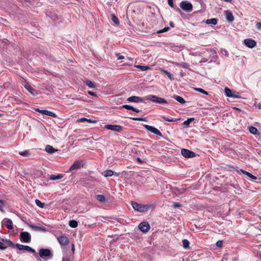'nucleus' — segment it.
<instances>
[{"mask_svg": "<svg viewBox=\"0 0 261 261\" xmlns=\"http://www.w3.org/2000/svg\"><path fill=\"white\" fill-rule=\"evenodd\" d=\"M6 243L8 246L10 247H12L13 248L15 247H17V248H18L19 250H26L31 253H36L35 250L29 246H25L18 243H17L15 245L11 241L9 240H6Z\"/></svg>", "mask_w": 261, "mask_h": 261, "instance_id": "1", "label": "nucleus"}, {"mask_svg": "<svg viewBox=\"0 0 261 261\" xmlns=\"http://www.w3.org/2000/svg\"><path fill=\"white\" fill-rule=\"evenodd\" d=\"M132 205L135 210L140 212H147L151 207L150 205L149 204H141L134 201L132 202Z\"/></svg>", "mask_w": 261, "mask_h": 261, "instance_id": "2", "label": "nucleus"}, {"mask_svg": "<svg viewBox=\"0 0 261 261\" xmlns=\"http://www.w3.org/2000/svg\"><path fill=\"white\" fill-rule=\"evenodd\" d=\"M147 99L158 103H168L167 101L165 99L154 95H148L147 96Z\"/></svg>", "mask_w": 261, "mask_h": 261, "instance_id": "3", "label": "nucleus"}, {"mask_svg": "<svg viewBox=\"0 0 261 261\" xmlns=\"http://www.w3.org/2000/svg\"><path fill=\"white\" fill-rule=\"evenodd\" d=\"M20 240L22 242L29 243L31 241V236L27 231H22L20 233Z\"/></svg>", "mask_w": 261, "mask_h": 261, "instance_id": "4", "label": "nucleus"}, {"mask_svg": "<svg viewBox=\"0 0 261 261\" xmlns=\"http://www.w3.org/2000/svg\"><path fill=\"white\" fill-rule=\"evenodd\" d=\"M180 8L184 11L190 12L192 11L193 5L188 1H182L180 3Z\"/></svg>", "mask_w": 261, "mask_h": 261, "instance_id": "5", "label": "nucleus"}, {"mask_svg": "<svg viewBox=\"0 0 261 261\" xmlns=\"http://www.w3.org/2000/svg\"><path fill=\"white\" fill-rule=\"evenodd\" d=\"M105 128L108 130H111L119 133L121 132L123 129V126L121 125L112 124H107L105 125Z\"/></svg>", "mask_w": 261, "mask_h": 261, "instance_id": "6", "label": "nucleus"}, {"mask_svg": "<svg viewBox=\"0 0 261 261\" xmlns=\"http://www.w3.org/2000/svg\"><path fill=\"white\" fill-rule=\"evenodd\" d=\"M143 126L147 130L151 132L152 133H153L157 136H160L162 137H163L162 134L156 128H155L153 126L147 125V124H144Z\"/></svg>", "mask_w": 261, "mask_h": 261, "instance_id": "7", "label": "nucleus"}, {"mask_svg": "<svg viewBox=\"0 0 261 261\" xmlns=\"http://www.w3.org/2000/svg\"><path fill=\"white\" fill-rule=\"evenodd\" d=\"M85 163L82 160L75 161L70 167L69 171H71L72 170L79 169L81 167H83Z\"/></svg>", "mask_w": 261, "mask_h": 261, "instance_id": "8", "label": "nucleus"}, {"mask_svg": "<svg viewBox=\"0 0 261 261\" xmlns=\"http://www.w3.org/2000/svg\"><path fill=\"white\" fill-rule=\"evenodd\" d=\"M181 153L186 158H193L196 155V153L194 152L185 148L181 149Z\"/></svg>", "mask_w": 261, "mask_h": 261, "instance_id": "9", "label": "nucleus"}, {"mask_svg": "<svg viewBox=\"0 0 261 261\" xmlns=\"http://www.w3.org/2000/svg\"><path fill=\"white\" fill-rule=\"evenodd\" d=\"M35 111L42 114L51 116L54 118L57 117V115L55 113L46 110H40L38 108H35Z\"/></svg>", "mask_w": 261, "mask_h": 261, "instance_id": "10", "label": "nucleus"}, {"mask_svg": "<svg viewBox=\"0 0 261 261\" xmlns=\"http://www.w3.org/2000/svg\"><path fill=\"white\" fill-rule=\"evenodd\" d=\"M2 225L5 226L9 229H13V224L12 221L9 218H5L2 222Z\"/></svg>", "mask_w": 261, "mask_h": 261, "instance_id": "11", "label": "nucleus"}, {"mask_svg": "<svg viewBox=\"0 0 261 261\" xmlns=\"http://www.w3.org/2000/svg\"><path fill=\"white\" fill-rule=\"evenodd\" d=\"M138 227L141 231L145 233L148 232L150 229V226L147 222H143L141 223L139 225Z\"/></svg>", "mask_w": 261, "mask_h": 261, "instance_id": "12", "label": "nucleus"}, {"mask_svg": "<svg viewBox=\"0 0 261 261\" xmlns=\"http://www.w3.org/2000/svg\"><path fill=\"white\" fill-rule=\"evenodd\" d=\"M244 43L246 46L251 48L254 47L256 45V41L250 38L245 39Z\"/></svg>", "mask_w": 261, "mask_h": 261, "instance_id": "13", "label": "nucleus"}, {"mask_svg": "<svg viewBox=\"0 0 261 261\" xmlns=\"http://www.w3.org/2000/svg\"><path fill=\"white\" fill-rule=\"evenodd\" d=\"M39 255L40 257H49L51 255V251L48 249H40Z\"/></svg>", "mask_w": 261, "mask_h": 261, "instance_id": "14", "label": "nucleus"}, {"mask_svg": "<svg viewBox=\"0 0 261 261\" xmlns=\"http://www.w3.org/2000/svg\"><path fill=\"white\" fill-rule=\"evenodd\" d=\"M58 241H59V243L61 245H64H64H66L69 242L68 238L67 237H66L65 236H64V235H62L61 236H59L58 238Z\"/></svg>", "mask_w": 261, "mask_h": 261, "instance_id": "15", "label": "nucleus"}, {"mask_svg": "<svg viewBox=\"0 0 261 261\" xmlns=\"http://www.w3.org/2000/svg\"><path fill=\"white\" fill-rule=\"evenodd\" d=\"M127 100L129 102H142L144 101L142 97L136 96H130L127 99Z\"/></svg>", "mask_w": 261, "mask_h": 261, "instance_id": "16", "label": "nucleus"}, {"mask_svg": "<svg viewBox=\"0 0 261 261\" xmlns=\"http://www.w3.org/2000/svg\"><path fill=\"white\" fill-rule=\"evenodd\" d=\"M226 18L228 21L231 22L234 20V17L232 12L229 10H226L224 12Z\"/></svg>", "mask_w": 261, "mask_h": 261, "instance_id": "17", "label": "nucleus"}, {"mask_svg": "<svg viewBox=\"0 0 261 261\" xmlns=\"http://www.w3.org/2000/svg\"><path fill=\"white\" fill-rule=\"evenodd\" d=\"M225 93L227 97H238V95H234L233 94V91L230 90L229 88L226 87L225 88Z\"/></svg>", "mask_w": 261, "mask_h": 261, "instance_id": "18", "label": "nucleus"}, {"mask_svg": "<svg viewBox=\"0 0 261 261\" xmlns=\"http://www.w3.org/2000/svg\"><path fill=\"white\" fill-rule=\"evenodd\" d=\"M24 87L32 95H35L37 94L36 90L33 89L32 87H31L29 85H23Z\"/></svg>", "mask_w": 261, "mask_h": 261, "instance_id": "19", "label": "nucleus"}, {"mask_svg": "<svg viewBox=\"0 0 261 261\" xmlns=\"http://www.w3.org/2000/svg\"><path fill=\"white\" fill-rule=\"evenodd\" d=\"M122 108H125L126 110H132L134 112H135L136 113H139L140 112V110L135 108L131 106L128 105H124L121 106Z\"/></svg>", "mask_w": 261, "mask_h": 261, "instance_id": "20", "label": "nucleus"}, {"mask_svg": "<svg viewBox=\"0 0 261 261\" xmlns=\"http://www.w3.org/2000/svg\"><path fill=\"white\" fill-rule=\"evenodd\" d=\"M248 130L249 132L253 135H260V133L258 129L253 126H250L248 127Z\"/></svg>", "mask_w": 261, "mask_h": 261, "instance_id": "21", "label": "nucleus"}, {"mask_svg": "<svg viewBox=\"0 0 261 261\" xmlns=\"http://www.w3.org/2000/svg\"><path fill=\"white\" fill-rule=\"evenodd\" d=\"M160 70L161 71V73H165L167 75V76H168V77L172 81L173 80V74L172 73H171L170 72H168V71L163 69V68H160Z\"/></svg>", "mask_w": 261, "mask_h": 261, "instance_id": "22", "label": "nucleus"}, {"mask_svg": "<svg viewBox=\"0 0 261 261\" xmlns=\"http://www.w3.org/2000/svg\"><path fill=\"white\" fill-rule=\"evenodd\" d=\"M173 98L176 99L178 102L181 104H184L186 102L185 100L180 96L174 95L173 96Z\"/></svg>", "mask_w": 261, "mask_h": 261, "instance_id": "23", "label": "nucleus"}, {"mask_svg": "<svg viewBox=\"0 0 261 261\" xmlns=\"http://www.w3.org/2000/svg\"><path fill=\"white\" fill-rule=\"evenodd\" d=\"M96 199L100 202L102 203H105L107 201L106 197L102 195H97L96 196Z\"/></svg>", "mask_w": 261, "mask_h": 261, "instance_id": "24", "label": "nucleus"}, {"mask_svg": "<svg viewBox=\"0 0 261 261\" xmlns=\"http://www.w3.org/2000/svg\"><path fill=\"white\" fill-rule=\"evenodd\" d=\"M45 150L48 153H53L56 151L57 150L55 149L53 146L50 145H47L45 147Z\"/></svg>", "mask_w": 261, "mask_h": 261, "instance_id": "25", "label": "nucleus"}, {"mask_svg": "<svg viewBox=\"0 0 261 261\" xmlns=\"http://www.w3.org/2000/svg\"><path fill=\"white\" fill-rule=\"evenodd\" d=\"M63 177V175L61 174H58V175H54L52 174L50 176L49 179L50 180H58L61 178H62Z\"/></svg>", "mask_w": 261, "mask_h": 261, "instance_id": "26", "label": "nucleus"}, {"mask_svg": "<svg viewBox=\"0 0 261 261\" xmlns=\"http://www.w3.org/2000/svg\"><path fill=\"white\" fill-rule=\"evenodd\" d=\"M31 228L33 229L34 230L36 231H45L46 229L43 227H40L38 226H35V225H30V226Z\"/></svg>", "mask_w": 261, "mask_h": 261, "instance_id": "27", "label": "nucleus"}, {"mask_svg": "<svg viewBox=\"0 0 261 261\" xmlns=\"http://www.w3.org/2000/svg\"><path fill=\"white\" fill-rule=\"evenodd\" d=\"M218 20L216 18L208 19L206 20V23L208 24L216 25L217 23Z\"/></svg>", "mask_w": 261, "mask_h": 261, "instance_id": "28", "label": "nucleus"}, {"mask_svg": "<svg viewBox=\"0 0 261 261\" xmlns=\"http://www.w3.org/2000/svg\"><path fill=\"white\" fill-rule=\"evenodd\" d=\"M114 174V171L111 170H106L102 173V175H103L105 177L111 176Z\"/></svg>", "mask_w": 261, "mask_h": 261, "instance_id": "29", "label": "nucleus"}, {"mask_svg": "<svg viewBox=\"0 0 261 261\" xmlns=\"http://www.w3.org/2000/svg\"><path fill=\"white\" fill-rule=\"evenodd\" d=\"M135 67L137 68L141 69L142 71H145L150 68V67L148 66L135 65Z\"/></svg>", "mask_w": 261, "mask_h": 261, "instance_id": "30", "label": "nucleus"}, {"mask_svg": "<svg viewBox=\"0 0 261 261\" xmlns=\"http://www.w3.org/2000/svg\"><path fill=\"white\" fill-rule=\"evenodd\" d=\"M86 85L90 88H94L95 87L94 84L90 80H87L85 81Z\"/></svg>", "mask_w": 261, "mask_h": 261, "instance_id": "31", "label": "nucleus"}, {"mask_svg": "<svg viewBox=\"0 0 261 261\" xmlns=\"http://www.w3.org/2000/svg\"><path fill=\"white\" fill-rule=\"evenodd\" d=\"M77 222L75 220H70L69 222V225L72 228H75L77 226Z\"/></svg>", "mask_w": 261, "mask_h": 261, "instance_id": "32", "label": "nucleus"}, {"mask_svg": "<svg viewBox=\"0 0 261 261\" xmlns=\"http://www.w3.org/2000/svg\"><path fill=\"white\" fill-rule=\"evenodd\" d=\"M112 20L116 24H119V21L118 18L114 14L111 15Z\"/></svg>", "mask_w": 261, "mask_h": 261, "instance_id": "33", "label": "nucleus"}, {"mask_svg": "<svg viewBox=\"0 0 261 261\" xmlns=\"http://www.w3.org/2000/svg\"><path fill=\"white\" fill-rule=\"evenodd\" d=\"M194 120V118H189L187 120L185 121L182 124L186 126H189L190 123Z\"/></svg>", "mask_w": 261, "mask_h": 261, "instance_id": "34", "label": "nucleus"}, {"mask_svg": "<svg viewBox=\"0 0 261 261\" xmlns=\"http://www.w3.org/2000/svg\"><path fill=\"white\" fill-rule=\"evenodd\" d=\"M182 246L185 248H189V242L187 239H184L182 241Z\"/></svg>", "mask_w": 261, "mask_h": 261, "instance_id": "35", "label": "nucleus"}, {"mask_svg": "<svg viewBox=\"0 0 261 261\" xmlns=\"http://www.w3.org/2000/svg\"><path fill=\"white\" fill-rule=\"evenodd\" d=\"M35 203L36 204L41 207V208H43L44 207V205H45V204L44 203H43L40 200H39V199H36L35 200Z\"/></svg>", "mask_w": 261, "mask_h": 261, "instance_id": "36", "label": "nucleus"}, {"mask_svg": "<svg viewBox=\"0 0 261 261\" xmlns=\"http://www.w3.org/2000/svg\"><path fill=\"white\" fill-rule=\"evenodd\" d=\"M194 90H195L196 91H198V92H199L201 93H203L205 95H208V92L207 91H206L205 90H203V89L202 88H194Z\"/></svg>", "mask_w": 261, "mask_h": 261, "instance_id": "37", "label": "nucleus"}, {"mask_svg": "<svg viewBox=\"0 0 261 261\" xmlns=\"http://www.w3.org/2000/svg\"><path fill=\"white\" fill-rule=\"evenodd\" d=\"M162 118L164 120L168 122H175L177 120L174 118H169L164 116H162Z\"/></svg>", "mask_w": 261, "mask_h": 261, "instance_id": "38", "label": "nucleus"}, {"mask_svg": "<svg viewBox=\"0 0 261 261\" xmlns=\"http://www.w3.org/2000/svg\"><path fill=\"white\" fill-rule=\"evenodd\" d=\"M5 201L3 200H0V211L4 212L3 207H4Z\"/></svg>", "mask_w": 261, "mask_h": 261, "instance_id": "39", "label": "nucleus"}, {"mask_svg": "<svg viewBox=\"0 0 261 261\" xmlns=\"http://www.w3.org/2000/svg\"><path fill=\"white\" fill-rule=\"evenodd\" d=\"M169 29H170V28L169 27H165L164 29L158 31L157 33L159 34V33H162L165 32H167L169 30Z\"/></svg>", "mask_w": 261, "mask_h": 261, "instance_id": "40", "label": "nucleus"}, {"mask_svg": "<svg viewBox=\"0 0 261 261\" xmlns=\"http://www.w3.org/2000/svg\"><path fill=\"white\" fill-rule=\"evenodd\" d=\"M19 154L22 156H29V151L25 150V151H20L19 152Z\"/></svg>", "mask_w": 261, "mask_h": 261, "instance_id": "41", "label": "nucleus"}, {"mask_svg": "<svg viewBox=\"0 0 261 261\" xmlns=\"http://www.w3.org/2000/svg\"><path fill=\"white\" fill-rule=\"evenodd\" d=\"M19 82L23 86V85H28L27 82L22 77L19 78Z\"/></svg>", "mask_w": 261, "mask_h": 261, "instance_id": "42", "label": "nucleus"}, {"mask_svg": "<svg viewBox=\"0 0 261 261\" xmlns=\"http://www.w3.org/2000/svg\"><path fill=\"white\" fill-rule=\"evenodd\" d=\"M132 119L133 120H135V121H146V119L145 118H142V117H133V118H132Z\"/></svg>", "mask_w": 261, "mask_h": 261, "instance_id": "43", "label": "nucleus"}, {"mask_svg": "<svg viewBox=\"0 0 261 261\" xmlns=\"http://www.w3.org/2000/svg\"><path fill=\"white\" fill-rule=\"evenodd\" d=\"M7 248V246L5 245L3 243L0 241V249L2 250H5Z\"/></svg>", "mask_w": 261, "mask_h": 261, "instance_id": "44", "label": "nucleus"}, {"mask_svg": "<svg viewBox=\"0 0 261 261\" xmlns=\"http://www.w3.org/2000/svg\"><path fill=\"white\" fill-rule=\"evenodd\" d=\"M216 246L218 247H222L223 246V241L219 240L216 243Z\"/></svg>", "mask_w": 261, "mask_h": 261, "instance_id": "45", "label": "nucleus"}, {"mask_svg": "<svg viewBox=\"0 0 261 261\" xmlns=\"http://www.w3.org/2000/svg\"><path fill=\"white\" fill-rule=\"evenodd\" d=\"M115 55L117 57L118 60H122L124 58V56L121 55L119 53H116Z\"/></svg>", "mask_w": 261, "mask_h": 261, "instance_id": "46", "label": "nucleus"}, {"mask_svg": "<svg viewBox=\"0 0 261 261\" xmlns=\"http://www.w3.org/2000/svg\"><path fill=\"white\" fill-rule=\"evenodd\" d=\"M181 204L179 202H174L173 203V207L174 208H179V207H181Z\"/></svg>", "mask_w": 261, "mask_h": 261, "instance_id": "47", "label": "nucleus"}, {"mask_svg": "<svg viewBox=\"0 0 261 261\" xmlns=\"http://www.w3.org/2000/svg\"><path fill=\"white\" fill-rule=\"evenodd\" d=\"M241 172H242L243 174H245V175H246L247 176H250V175H251V173H249V172H247V171H245V170H244L241 169Z\"/></svg>", "mask_w": 261, "mask_h": 261, "instance_id": "48", "label": "nucleus"}, {"mask_svg": "<svg viewBox=\"0 0 261 261\" xmlns=\"http://www.w3.org/2000/svg\"><path fill=\"white\" fill-rule=\"evenodd\" d=\"M241 172H242L243 174H245V175H246L247 176H250V175H251V173H249V172H247V171H245V170H244L241 169Z\"/></svg>", "mask_w": 261, "mask_h": 261, "instance_id": "49", "label": "nucleus"}, {"mask_svg": "<svg viewBox=\"0 0 261 261\" xmlns=\"http://www.w3.org/2000/svg\"><path fill=\"white\" fill-rule=\"evenodd\" d=\"M168 4L171 7L174 8L173 0H168Z\"/></svg>", "mask_w": 261, "mask_h": 261, "instance_id": "50", "label": "nucleus"}, {"mask_svg": "<svg viewBox=\"0 0 261 261\" xmlns=\"http://www.w3.org/2000/svg\"><path fill=\"white\" fill-rule=\"evenodd\" d=\"M87 120H88V119L86 118H82L80 119H79L77 120L78 122H85V121H87Z\"/></svg>", "mask_w": 261, "mask_h": 261, "instance_id": "51", "label": "nucleus"}, {"mask_svg": "<svg viewBox=\"0 0 261 261\" xmlns=\"http://www.w3.org/2000/svg\"><path fill=\"white\" fill-rule=\"evenodd\" d=\"M256 27L258 30H261V23L257 22L256 24Z\"/></svg>", "mask_w": 261, "mask_h": 261, "instance_id": "52", "label": "nucleus"}, {"mask_svg": "<svg viewBox=\"0 0 261 261\" xmlns=\"http://www.w3.org/2000/svg\"><path fill=\"white\" fill-rule=\"evenodd\" d=\"M248 177H249L250 178H252V179H254V180H255V179H257V177L255 176H254L253 174H252L251 173V175H250V176H249Z\"/></svg>", "mask_w": 261, "mask_h": 261, "instance_id": "53", "label": "nucleus"}, {"mask_svg": "<svg viewBox=\"0 0 261 261\" xmlns=\"http://www.w3.org/2000/svg\"><path fill=\"white\" fill-rule=\"evenodd\" d=\"M87 122H88L89 123H95L96 122V120H92L91 119H88L87 120Z\"/></svg>", "mask_w": 261, "mask_h": 261, "instance_id": "54", "label": "nucleus"}, {"mask_svg": "<svg viewBox=\"0 0 261 261\" xmlns=\"http://www.w3.org/2000/svg\"><path fill=\"white\" fill-rule=\"evenodd\" d=\"M62 261H70V260L69 258L65 257L62 258Z\"/></svg>", "mask_w": 261, "mask_h": 261, "instance_id": "55", "label": "nucleus"}, {"mask_svg": "<svg viewBox=\"0 0 261 261\" xmlns=\"http://www.w3.org/2000/svg\"><path fill=\"white\" fill-rule=\"evenodd\" d=\"M88 93H89L90 95H92V96L95 95V93H94V92H92V91H89V92H88Z\"/></svg>", "mask_w": 261, "mask_h": 261, "instance_id": "56", "label": "nucleus"}, {"mask_svg": "<svg viewBox=\"0 0 261 261\" xmlns=\"http://www.w3.org/2000/svg\"><path fill=\"white\" fill-rule=\"evenodd\" d=\"M233 109H234V110H236L237 111H241V110L240 108H237V107H233Z\"/></svg>", "mask_w": 261, "mask_h": 261, "instance_id": "57", "label": "nucleus"}, {"mask_svg": "<svg viewBox=\"0 0 261 261\" xmlns=\"http://www.w3.org/2000/svg\"><path fill=\"white\" fill-rule=\"evenodd\" d=\"M257 107L259 109L261 110V102L258 103Z\"/></svg>", "mask_w": 261, "mask_h": 261, "instance_id": "58", "label": "nucleus"}, {"mask_svg": "<svg viewBox=\"0 0 261 261\" xmlns=\"http://www.w3.org/2000/svg\"><path fill=\"white\" fill-rule=\"evenodd\" d=\"M170 25L171 27H172V28H173V27H174V23H173V22H170Z\"/></svg>", "mask_w": 261, "mask_h": 261, "instance_id": "59", "label": "nucleus"}, {"mask_svg": "<svg viewBox=\"0 0 261 261\" xmlns=\"http://www.w3.org/2000/svg\"><path fill=\"white\" fill-rule=\"evenodd\" d=\"M72 251L73 252H74V246L73 244H72Z\"/></svg>", "mask_w": 261, "mask_h": 261, "instance_id": "60", "label": "nucleus"}, {"mask_svg": "<svg viewBox=\"0 0 261 261\" xmlns=\"http://www.w3.org/2000/svg\"><path fill=\"white\" fill-rule=\"evenodd\" d=\"M233 94H234V95H238L237 94V92H235V91H233Z\"/></svg>", "mask_w": 261, "mask_h": 261, "instance_id": "61", "label": "nucleus"}, {"mask_svg": "<svg viewBox=\"0 0 261 261\" xmlns=\"http://www.w3.org/2000/svg\"><path fill=\"white\" fill-rule=\"evenodd\" d=\"M138 161L139 162H141V161L140 160V158H138Z\"/></svg>", "mask_w": 261, "mask_h": 261, "instance_id": "62", "label": "nucleus"}, {"mask_svg": "<svg viewBox=\"0 0 261 261\" xmlns=\"http://www.w3.org/2000/svg\"><path fill=\"white\" fill-rule=\"evenodd\" d=\"M127 59H128V60H132V59L131 58H130V57H128V58H127Z\"/></svg>", "mask_w": 261, "mask_h": 261, "instance_id": "63", "label": "nucleus"}, {"mask_svg": "<svg viewBox=\"0 0 261 261\" xmlns=\"http://www.w3.org/2000/svg\"><path fill=\"white\" fill-rule=\"evenodd\" d=\"M177 10L178 11H180V10L179 9V8H177Z\"/></svg>", "mask_w": 261, "mask_h": 261, "instance_id": "64", "label": "nucleus"}]
</instances>
